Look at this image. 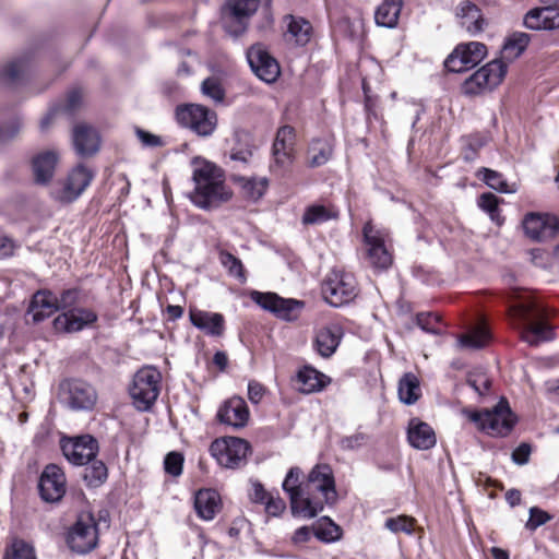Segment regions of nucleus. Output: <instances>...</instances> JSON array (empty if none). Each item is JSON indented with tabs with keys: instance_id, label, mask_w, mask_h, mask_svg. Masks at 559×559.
<instances>
[{
	"instance_id": "nucleus-1",
	"label": "nucleus",
	"mask_w": 559,
	"mask_h": 559,
	"mask_svg": "<svg viewBox=\"0 0 559 559\" xmlns=\"http://www.w3.org/2000/svg\"><path fill=\"white\" fill-rule=\"evenodd\" d=\"M192 167L194 191L191 193V201L193 204L207 210L216 207L231 198L221 168L201 157L193 158Z\"/></svg>"
},
{
	"instance_id": "nucleus-53",
	"label": "nucleus",
	"mask_w": 559,
	"mask_h": 559,
	"mask_svg": "<svg viewBox=\"0 0 559 559\" xmlns=\"http://www.w3.org/2000/svg\"><path fill=\"white\" fill-rule=\"evenodd\" d=\"M164 465L166 473L177 477L182 473L183 456L178 452H170L166 455Z\"/></svg>"
},
{
	"instance_id": "nucleus-57",
	"label": "nucleus",
	"mask_w": 559,
	"mask_h": 559,
	"mask_svg": "<svg viewBox=\"0 0 559 559\" xmlns=\"http://www.w3.org/2000/svg\"><path fill=\"white\" fill-rule=\"evenodd\" d=\"M468 384L478 393L484 394L490 386V379L486 373H471L467 379Z\"/></svg>"
},
{
	"instance_id": "nucleus-20",
	"label": "nucleus",
	"mask_w": 559,
	"mask_h": 559,
	"mask_svg": "<svg viewBox=\"0 0 559 559\" xmlns=\"http://www.w3.org/2000/svg\"><path fill=\"white\" fill-rule=\"evenodd\" d=\"M247 59L255 75L264 82L272 83L280 75L277 61L261 45L252 46L247 52Z\"/></svg>"
},
{
	"instance_id": "nucleus-56",
	"label": "nucleus",
	"mask_w": 559,
	"mask_h": 559,
	"mask_svg": "<svg viewBox=\"0 0 559 559\" xmlns=\"http://www.w3.org/2000/svg\"><path fill=\"white\" fill-rule=\"evenodd\" d=\"M79 295H80V292L78 289H67V290H63L60 295V297H58V310H70V309H73L74 305L78 302L79 300Z\"/></svg>"
},
{
	"instance_id": "nucleus-32",
	"label": "nucleus",
	"mask_w": 559,
	"mask_h": 559,
	"mask_svg": "<svg viewBox=\"0 0 559 559\" xmlns=\"http://www.w3.org/2000/svg\"><path fill=\"white\" fill-rule=\"evenodd\" d=\"M296 382L298 391L310 394L323 390L330 383V378L317 369L306 366L298 371Z\"/></svg>"
},
{
	"instance_id": "nucleus-44",
	"label": "nucleus",
	"mask_w": 559,
	"mask_h": 559,
	"mask_svg": "<svg viewBox=\"0 0 559 559\" xmlns=\"http://www.w3.org/2000/svg\"><path fill=\"white\" fill-rule=\"evenodd\" d=\"M478 177L481 178L487 186L502 193H514L516 191L515 185L509 187L502 175L489 168H481L478 171Z\"/></svg>"
},
{
	"instance_id": "nucleus-63",
	"label": "nucleus",
	"mask_w": 559,
	"mask_h": 559,
	"mask_svg": "<svg viewBox=\"0 0 559 559\" xmlns=\"http://www.w3.org/2000/svg\"><path fill=\"white\" fill-rule=\"evenodd\" d=\"M83 102V93L81 90H73L68 94L66 108L68 111L76 110Z\"/></svg>"
},
{
	"instance_id": "nucleus-5",
	"label": "nucleus",
	"mask_w": 559,
	"mask_h": 559,
	"mask_svg": "<svg viewBox=\"0 0 559 559\" xmlns=\"http://www.w3.org/2000/svg\"><path fill=\"white\" fill-rule=\"evenodd\" d=\"M94 177L95 171L91 167L85 164H78L53 186L50 195L59 203H72L84 193Z\"/></svg>"
},
{
	"instance_id": "nucleus-41",
	"label": "nucleus",
	"mask_w": 559,
	"mask_h": 559,
	"mask_svg": "<svg viewBox=\"0 0 559 559\" xmlns=\"http://www.w3.org/2000/svg\"><path fill=\"white\" fill-rule=\"evenodd\" d=\"M289 22L287 24V33L288 35L295 39L298 45H306L311 37L312 26L311 24L302 17H294L289 16Z\"/></svg>"
},
{
	"instance_id": "nucleus-39",
	"label": "nucleus",
	"mask_w": 559,
	"mask_h": 559,
	"mask_svg": "<svg viewBox=\"0 0 559 559\" xmlns=\"http://www.w3.org/2000/svg\"><path fill=\"white\" fill-rule=\"evenodd\" d=\"M333 152L330 140H313L308 148V162L311 167H319L328 163Z\"/></svg>"
},
{
	"instance_id": "nucleus-9",
	"label": "nucleus",
	"mask_w": 559,
	"mask_h": 559,
	"mask_svg": "<svg viewBox=\"0 0 559 559\" xmlns=\"http://www.w3.org/2000/svg\"><path fill=\"white\" fill-rule=\"evenodd\" d=\"M508 66L501 59L493 60L475 71L462 85V91L466 95H479L491 92L507 74Z\"/></svg>"
},
{
	"instance_id": "nucleus-43",
	"label": "nucleus",
	"mask_w": 559,
	"mask_h": 559,
	"mask_svg": "<svg viewBox=\"0 0 559 559\" xmlns=\"http://www.w3.org/2000/svg\"><path fill=\"white\" fill-rule=\"evenodd\" d=\"M313 535L322 542H334L341 537L340 527L329 518H321L313 525Z\"/></svg>"
},
{
	"instance_id": "nucleus-62",
	"label": "nucleus",
	"mask_w": 559,
	"mask_h": 559,
	"mask_svg": "<svg viewBox=\"0 0 559 559\" xmlns=\"http://www.w3.org/2000/svg\"><path fill=\"white\" fill-rule=\"evenodd\" d=\"M271 492H267L261 483L251 481V491L250 498L254 502L264 503L266 499L271 496Z\"/></svg>"
},
{
	"instance_id": "nucleus-33",
	"label": "nucleus",
	"mask_w": 559,
	"mask_h": 559,
	"mask_svg": "<svg viewBox=\"0 0 559 559\" xmlns=\"http://www.w3.org/2000/svg\"><path fill=\"white\" fill-rule=\"evenodd\" d=\"M58 311V297L48 290L37 292L32 299L28 312L38 322Z\"/></svg>"
},
{
	"instance_id": "nucleus-12",
	"label": "nucleus",
	"mask_w": 559,
	"mask_h": 559,
	"mask_svg": "<svg viewBox=\"0 0 559 559\" xmlns=\"http://www.w3.org/2000/svg\"><path fill=\"white\" fill-rule=\"evenodd\" d=\"M97 542L95 519L91 514H81L67 534L68 546L78 554H86L96 547Z\"/></svg>"
},
{
	"instance_id": "nucleus-4",
	"label": "nucleus",
	"mask_w": 559,
	"mask_h": 559,
	"mask_svg": "<svg viewBox=\"0 0 559 559\" xmlns=\"http://www.w3.org/2000/svg\"><path fill=\"white\" fill-rule=\"evenodd\" d=\"M462 414L475 423L479 430L492 437L509 435L515 424V417L503 399L492 409L484 412L463 409Z\"/></svg>"
},
{
	"instance_id": "nucleus-26",
	"label": "nucleus",
	"mask_w": 559,
	"mask_h": 559,
	"mask_svg": "<svg viewBox=\"0 0 559 559\" xmlns=\"http://www.w3.org/2000/svg\"><path fill=\"white\" fill-rule=\"evenodd\" d=\"M304 476L302 471L299 467H292L284 481L283 490L288 493L290 500V508L294 514H298L306 518V495H304V483L301 480Z\"/></svg>"
},
{
	"instance_id": "nucleus-18",
	"label": "nucleus",
	"mask_w": 559,
	"mask_h": 559,
	"mask_svg": "<svg viewBox=\"0 0 559 559\" xmlns=\"http://www.w3.org/2000/svg\"><path fill=\"white\" fill-rule=\"evenodd\" d=\"M527 237L535 241H546L559 233V221L549 214L530 213L523 219Z\"/></svg>"
},
{
	"instance_id": "nucleus-58",
	"label": "nucleus",
	"mask_w": 559,
	"mask_h": 559,
	"mask_svg": "<svg viewBox=\"0 0 559 559\" xmlns=\"http://www.w3.org/2000/svg\"><path fill=\"white\" fill-rule=\"evenodd\" d=\"M269 515L278 516L286 508L285 501L278 497L271 495L263 503Z\"/></svg>"
},
{
	"instance_id": "nucleus-36",
	"label": "nucleus",
	"mask_w": 559,
	"mask_h": 559,
	"mask_svg": "<svg viewBox=\"0 0 559 559\" xmlns=\"http://www.w3.org/2000/svg\"><path fill=\"white\" fill-rule=\"evenodd\" d=\"M402 9V0H383L378 7L374 20L379 26L393 28L397 24V20Z\"/></svg>"
},
{
	"instance_id": "nucleus-3",
	"label": "nucleus",
	"mask_w": 559,
	"mask_h": 559,
	"mask_svg": "<svg viewBox=\"0 0 559 559\" xmlns=\"http://www.w3.org/2000/svg\"><path fill=\"white\" fill-rule=\"evenodd\" d=\"M512 316L519 321L521 337L530 345L551 341L552 329L544 321L543 310L534 301L520 302L512 307Z\"/></svg>"
},
{
	"instance_id": "nucleus-7",
	"label": "nucleus",
	"mask_w": 559,
	"mask_h": 559,
	"mask_svg": "<svg viewBox=\"0 0 559 559\" xmlns=\"http://www.w3.org/2000/svg\"><path fill=\"white\" fill-rule=\"evenodd\" d=\"M322 296L333 307L350 302L357 296L354 275L342 270L331 271L322 284Z\"/></svg>"
},
{
	"instance_id": "nucleus-55",
	"label": "nucleus",
	"mask_w": 559,
	"mask_h": 559,
	"mask_svg": "<svg viewBox=\"0 0 559 559\" xmlns=\"http://www.w3.org/2000/svg\"><path fill=\"white\" fill-rule=\"evenodd\" d=\"M417 324L421 330L428 333L437 334L440 332L438 317L431 313H420L417 316Z\"/></svg>"
},
{
	"instance_id": "nucleus-16",
	"label": "nucleus",
	"mask_w": 559,
	"mask_h": 559,
	"mask_svg": "<svg viewBox=\"0 0 559 559\" xmlns=\"http://www.w3.org/2000/svg\"><path fill=\"white\" fill-rule=\"evenodd\" d=\"M61 450L73 465H85L96 457L98 443L90 435L61 439Z\"/></svg>"
},
{
	"instance_id": "nucleus-27",
	"label": "nucleus",
	"mask_w": 559,
	"mask_h": 559,
	"mask_svg": "<svg viewBox=\"0 0 559 559\" xmlns=\"http://www.w3.org/2000/svg\"><path fill=\"white\" fill-rule=\"evenodd\" d=\"M524 25L535 31L559 29V8H535L530 10L524 17Z\"/></svg>"
},
{
	"instance_id": "nucleus-22",
	"label": "nucleus",
	"mask_w": 559,
	"mask_h": 559,
	"mask_svg": "<svg viewBox=\"0 0 559 559\" xmlns=\"http://www.w3.org/2000/svg\"><path fill=\"white\" fill-rule=\"evenodd\" d=\"M39 492L47 502L60 500L66 493V476L63 471L56 464L45 467L39 479Z\"/></svg>"
},
{
	"instance_id": "nucleus-46",
	"label": "nucleus",
	"mask_w": 559,
	"mask_h": 559,
	"mask_svg": "<svg viewBox=\"0 0 559 559\" xmlns=\"http://www.w3.org/2000/svg\"><path fill=\"white\" fill-rule=\"evenodd\" d=\"M4 559H37L34 547L23 539H14L5 551Z\"/></svg>"
},
{
	"instance_id": "nucleus-64",
	"label": "nucleus",
	"mask_w": 559,
	"mask_h": 559,
	"mask_svg": "<svg viewBox=\"0 0 559 559\" xmlns=\"http://www.w3.org/2000/svg\"><path fill=\"white\" fill-rule=\"evenodd\" d=\"M366 437L362 433H356L349 437H346L342 440V447L344 449L353 450L362 445Z\"/></svg>"
},
{
	"instance_id": "nucleus-11",
	"label": "nucleus",
	"mask_w": 559,
	"mask_h": 559,
	"mask_svg": "<svg viewBox=\"0 0 559 559\" xmlns=\"http://www.w3.org/2000/svg\"><path fill=\"white\" fill-rule=\"evenodd\" d=\"M249 443L237 437L216 439L210 447L211 454L219 465L227 468L241 466L249 453Z\"/></svg>"
},
{
	"instance_id": "nucleus-51",
	"label": "nucleus",
	"mask_w": 559,
	"mask_h": 559,
	"mask_svg": "<svg viewBox=\"0 0 559 559\" xmlns=\"http://www.w3.org/2000/svg\"><path fill=\"white\" fill-rule=\"evenodd\" d=\"M202 93L213 99L216 103L223 102L225 97V92L219 83V81L215 78H209L202 82L201 85Z\"/></svg>"
},
{
	"instance_id": "nucleus-34",
	"label": "nucleus",
	"mask_w": 559,
	"mask_h": 559,
	"mask_svg": "<svg viewBox=\"0 0 559 559\" xmlns=\"http://www.w3.org/2000/svg\"><path fill=\"white\" fill-rule=\"evenodd\" d=\"M341 337V329L337 325L323 328L316 334L314 348L322 357L328 358L335 353Z\"/></svg>"
},
{
	"instance_id": "nucleus-50",
	"label": "nucleus",
	"mask_w": 559,
	"mask_h": 559,
	"mask_svg": "<svg viewBox=\"0 0 559 559\" xmlns=\"http://www.w3.org/2000/svg\"><path fill=\"white\" fill-rule=\"evenodd\" d=\"M85 468L84 478L90 485L97 486L107 478V467L100 461L92 460Z\"/></svg>"
},
{
	"instance_id": "nucleus-17",
	"label": "nucleus",
	"mask_w": 559,
	"mask_h": 559,
	"mask_svg": "<svg viewBox=\"0 0 559 559\" xmlns=\"http://www.w3.org/2000/svg\"><path fill=\"white\" fill-rule=\"evenodd\" d=\"M487 48L479 41L459 45L447 58L444 66L451 72H463L478 64L486 56Z\"/></svg>"
},
{
	"instance_id": "nucleus-2",
	"label": "nucleus",
	"mask_w": 559,
	"mask_h": 559,
	"mask_svg": "<svg viewBox=\"0 0 559 559\" xmlns=\"http://www.w3.org/2000/svg\"><path fill=\"white\" fill-rule=\"evenodd\" d=\"M306 495V518H314L325 504L336 501V490L332 468L326 464L316 465L304 483Z\"/></svg>"
},
{
	"instance_id": "nucleus-40",
	"label": "nucleus",
	"mask_w": 559,
	"mask_h": 559,
	"mask_svg": "<svg viewBox=\"0 0 559 559\" xmlns=\"http://www.w3.org/2000/svg\"><path fill=\"white\" fill-rule=\"evenodd\" d=\"M530 43V36L526 33L512 34L503 45L502 59L513 61L522 55Z\"/></svg>"
},
{
	"instance_id": "nucleus-13",
	"label": "nucleus",
	"mask_w": 559,
	"mask_h": 559,
	"mask_svg": "<svg viewBox=\"0 0 559 559\" xmlns=\"http://www.w3.org/2000/svg\"><path fill=\"white\" fill-rule=\"evenodd\" d=\"M260 0H228L223 11L224 28L233 36L241 35L248 20L255 13Z\"/></svg>"
},
{
	"instance_id": "nucleus-24",
	"label": "nucleus",
	"mask_w": 559,
	"mask_h": 559,
	"mask_svg": "<svg viewBox=\"0 0 559 559\" xmlns=\"http://www.w3.org/2000/svg\"><path fill=\"white\" fill-rule=\"evenodd\" d=\"M97 320L96 313L86 308H73L59 314L53 320L58 332L74 333L93 324Z\"/></svg>"
},
{
	"instance_id": "nucleus-14",
	"label": "nucleus",
	"mask_w": 559,
	"mask_h": 559,
	"mask_svg": "<svg viewBox=\"0 0 559 559\" xmlns=\"http://www.w3.org/2000/svg\"><path fill=\"white\" fill-rule=\"evenodd\" d=\"M362 234L370 264L378 269L389 267L392 263V255L386 247L388 233L369 222L365 224Z\"/></svg>"
},
{
	"instance_id": "nucleus-45",
	"label": "nucleus",
	"mask_w": 559,
	"mask_h": 559,
	"mask_svg": "<svg viewBox=\"0 0 559 559\" xmlns=\"http://www.w3.org/2000/svg\"><path fill=\"white\" fill-rule=\"evenodd\" d=\"M335 216V212L332 209L321 204H313L306 209L302 223L306 225H316L324 223Z\"/></svg>"
},
{
	"instance_id": "nucleus-21",
	"label": "nucleus",
	"mask_w": 559,
	"mask_h": 559,
	"mask_svg": "<svg viewBox=\"0 0 559 559\" xmlns=\"http://www.w3.org/2000/svg\"><path fill=\"white\" fill-rule=\"evenodd\" d=\"M295 156V130L289 126H283L277 130L273 143L274 165L272 168L284 170L288 168Z\"/></svg>"
},
{
	"instance_id": "nucleus-30",
	"label": "nucleus",
	"mask_w": 559,
	"mask_h": 559,
	"mask_svg": "<svg viewBox=\"0 0 559 559\" xmlns=\"http://www.w3.org/2000/svg\"><path fill=\"white\" fill-rule=\"evenodd\" d=\"M409 444L418 450H428L436 444V435L433 429L418 418L411 419L407 430Z\"/></svg>"
},
{
	"instance_id": "nucleus-37",
	"label": "nucleus",
	"mask_w": 559,
	"mask_h": 559,
	"mask_svg": "<svg viewBox=\"0 0 559 559\" xmlns=\"http://www.w3.org/2000/svg\"><path fill=\"white\" fill-rule=\"evenodd\" d=\"M490 340L489 331L484 323L473 326L467 333L462 334L457 344L461 348L478 349L488 344Z\"/></svg>"
},
{
	"instance_id": "nucleus-6",
	"label": "nucleus",
	"mask_w": 559,
	"mask_h": 559,
	"mask_svg": "<svg viewBox=\"0 0 559 559\" xmlns=\"http://www.w3.org/2000/svg\"><path fill=\"white\" fill-rule=\"evenodd\" d=\"M160 372L154 367L140 369L130 386V395L139 411H148L157 400L160 390Z\"/></svg>"
},
{
	"instance_id": "nucleus-19",
	"label": "nucleus",
	"mask_w": 559,
	"mask_h": 559,
	"mask_svg": "<svg viewBox=\"0 0 559 559\" xmlns=\"http://www.w3.org/2000/svg\"><path fill=\"white\" fill-rule=\"evenodd\" d=\"M456 24L471 36H476L488 26V20L472 1H461L454 10Z\"/></svg>"
},
{
	"instance_id": "nucleus-49",
	"label": "nucleus",
	"mask_w": 559,
	"mask_h": 559,
	"mask_svg": "<svg viewBox=\"0 0 559 559\" xmlns=\"http://www.w3.org/2000/svg\"><path fill=\"white\" fill-rule=\"evenodd\" d=\"M415 520L411 516L399 515L395 518H388L384 522V527L392 533H405L407 535L414 532Z\"/></svg>"
},
{
	"instance_id": "nucleus-28",
	"label": "nucleus",
	"mask_w": 559,
	"mask_h": 559,
	"mask_svg": "<svg viewBox=\"0 0 559 559\" xmlns=\"http://www.w3.org/2000/svg\"><path fill=\"white\" fill-rule=\"evenodd\" d=\"M59 155L55 151H44L32 159V171L36 183L48 185L55 176Z\"/></svg>"
},
{
	"instance_id": "nucleus-10",
	"label": "nucleus",
	"mask_w": 559,
	"mask_h": 559,
	"mask_svg": "<svg viewBox=\"0 0 559 559\" xmlns=\"http://www.w3.org/2000/svg\"><path fill=\"white\" fill-rule=\"evenodd\" d=\"M178 123L201 136L211 135L217 126L216 112L205 106L189 104L176 110Z\"/></svg>"
},
{
	"instance_id": "nucleus-29",
	"label": "nucleus",
	"mask_w": 559,
	"mask_h": 559,
	"mask_svg": "<svg viewBox=\"0 0 559 559\" xmlns=\"http://www.w3.org/2000/svg\"><path fill=\"white\" fill-rule=\"evenodd\" d=\"M73 145L76 153L81 156H88L95 154L99 148V134L91 126L79 123L74 127Z\"/></svg>"
},
{
	"instance_id": "nucleus-38",
	"label": "nucleus",
	"mask_w": 559,
	"mask_h": 559,
	"mask_svg": "<svg viewBox=\"0 0 559 559\" xmlns=\"http://www.w3.org/2000/svg\"><path fill=\"white\" fill-rule=\"evenodd\" d=\"M421 396L418 378L412 373H405L399 382V397L406 405L415 404Z\"/></svg>"
},
{
	"instance_id": "nucleus-54",
	"label": "nucleus",
	"mask_w": 559,
	"mask_h": 559,
	"mask_svg": "<svg viewBox=\"0 0 559 559\" xmlns=\"http://www.w3.org/2000/svg\"><path fill=\"white\" fill-rule=\"evenodd\" d=\"M551 520V515H549L546 511L533 507L530 509V519L526 523V527L531 531H535L537 527L546 524Z\"/></svg>"
},
{
	"instance_id": "nucleus-59",
	"label": "nucleus",
	"mask_w": 559,
	"mask_h": 559,
	"mask_svg": "<svg viewBox=\"0 0 559 559\" xmlns=\"http://www.w3.org/2000/svg\"><path fill=\"white\" fill-rule=\"evenodd\" d=\"M265 394V388L263 384L255 380H251L248 383V399L252 404L261 402Z\"/></svg>"
},
{
	"instance_id": "nucleus-47",
	"label": "nucleus",
	"mask_w": 559,
	"mask_h": 559,
	"mask_svg": "<svg viewBox=\"0 0 559 559\" xmlns=\"http://www.w3.org/2000/svg\"><path fill=\"white\" fill-rule=\"evenodd\" d=\"M219 261L222 265L228 271L230 276H234L241 283L246 281L245 270L241 261L229 252H221Z\"/></svg>"
},
{
	"instance_id": "nucleus-8",
	"label": "nucleus",
	"mask_w": 559,
	"mask_h": 559,
	"mask_svg": "<svg viewBox=\"0 0 559 559\" xmlns=\"http://www.w3.org/2000/svg\"><path fill=\"white\" fill-rule=\"evenodd\" d=\"M508 66L501 59L493 60L475 71L462 85V91L466 95H479L491 92L507 74Z\"/></svg>"
},
{
	"instance_id": "nucleus-23",
	"label": "nucleus",
	"mask_w": 559,
	"mask_h": 559,
	"mask_svg": "<svg viewBox=\"0 0 559 559\" xmlns=\"http://www.w3.org/2000/svg\"><path fill=\"white\" fill-rule=\"evenodd\" d=\"M63 394L68 406L75 411L91 409L97 401L96 391L88 383L81 380L67 382Z\"/></svg>"
},
{
	"instance_id": "nucleus-42",
	"label": "nucleus",
	"mask_w": 559,
	"mask_h": 559,
	"mask_svg": "<svg viewBox=\"0 0 559 559\" xmlns=\"http://www.w3.org/2000/svg\"><path fill=\"white\" fill-rule=\"evenodd\" d=\"M239 186L243 198L257 201L259 200L267 189L266 178H239Z\"/></svg>"
},
{
	"instance_id": "nucleus-15",
	"label": "nucleus",
	"mask_w": 559,
	"mask_h": 559,
	"mask_svg": "<svg viewBox=\"0 0 559 559\" xmlns=\"http://www.w3.org/2000/svg\"><path fill=\"white\" fill-rule=\"evenodd\" d=\"M251 299L261 308L271 311L285 321L296 320L304 309L302 301L292 298L285 299L275 293L252 292Z\"/></svg>"
},
{
	"instance_id": "nucleus-60",
	"label": "nucleus",
	"mask_w": 559,
	"mask_h": 559,
	"mask_svg": "<svg viewBox=\"0 0 559 559\" xmlns=\"http://www.w3.org/2000/svg\"><path fill=\"white\" fill-rule=\"evenodd\" d=\"M532 449L527 443H521L512 452V461L518 465H524L528 462Z\"/></svg>"
},
{
	"instance_id": "nucleus-48",
	"label": "nucleus",
	"mask_w": 559,
	"mask_h": 559,
	"mask_svg": "<svg viewBox=\"0 0 559 559\" xmlns=\"http://www.w3.org/2000/svg\"><path fill=\"white\" fill-rule=\"evenodd\" d=\"M478 205L481 210L487 212L490 219L498 225L503 223V218L500 215L498 205L499 199L492 193H484L478 199Z\"/></svg>"
},
{
	"instance_id": "nucleus-35",
	"label": "nucleus",
	"mask_w": 559,
	"mask_h": 559,
	"mask_svg": "<svg viewBox=\"0 0 559 559\" xmlns=\"http://www.w3.org/2000/svg\"><path fill=\"white\" fill-rule=\"evenodd\" d=\"M190 320L194 326L210 335H221L224 331V318L216 312L191 310Z\"/></svg>"
},
{
	"instance_id": "nucleus-61",
	"label": "nucleus",
	"mask_w": 559,
	"mask_h": 559,
	"mask_svg": "<svg viewBox=\"0 0 559 559\" xmlns=\"http://www.w3.org/2000/svg\"><path fill=\"white\" fill-rule=\"evenodd\" d=\"M135 134L144 146L157 147L163 144V141L158 135H155L142 129H136Z\"/></svg>"
},
{
	"instance_id": "nucleus-31",
	"label": "nucleus",
	"mask_w": 559,
	"mask_h": 559,
	"mask_svg": "<svg viewBox=\"0 0 559 559\" xmlns=\"http://www.w3.org/2000/svg\"><path fill=\"white\" fill-rule=\"evenodd\" d=\"M222 507L221 497L216 490L201 489L194 497V509L199 518L211 521L219 512Z\"/></svg>"
},
{
	"instance_id": "nucleus-52",
	"label": "nucleus",
	"mask_w": 559,
	"mask_h": 559,
	"mask_svg": "<svg viewBox=\"0 0 559 559\" xmlns=\"http://www.w3.org/2000/svg\"><path fill=\"white\" fill-rule=\"evenodd\" d=\"M26 69V62L23 60H16L7 63L0 72V75L8 81H15L24 73Z\"/></svg>"
},
{
	"instance_id": "nucleus-25",
	"label": "nucleus",
	"mask_w": 559,
	"mask_h": 559,
	"mask_svg": "<svg viewBox=\"0 0 559 559\" xmlns=\"http://www.w3.org/2000/svg\"><path fill=\"white\" fill-rule=\"evenodd\" d=\"M250 412L246 401L240 396H233L225 401L217 412V419L236 429L247 426Z\"/></svg>"
}]
</instances>
